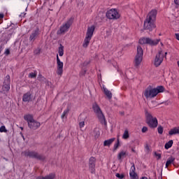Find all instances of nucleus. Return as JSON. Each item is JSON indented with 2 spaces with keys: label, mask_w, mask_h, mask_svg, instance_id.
Wrapping results in <instances>:
<instances>
[{
  "label": "nucleus",
  "mask_w": 179,
  "mask_h": 179,
  "mask_svg": "<svg viewBox=\"0 0 179 179\" xmlns=\"http://www.w3.org/2000/svg\"><path fill=\"white\" fill-rule=\"evenodd\" d=\"M4 54L6 55H9V54H10V50H9V49H6V51L4 52Z\"/></svg>",
  "instance_id": "obj_42"
},
{
  "label": "nucleus",
  "mask_w": 179,
  "mask_h": 179,
  "mask_svg": "<svg viewBox=\"0 0 179 179\" xmlns=\"http://www.w3.org/2000/svg\"><path fill=\"white\" fill-rule=\"evenodd\" d=\"M57 73L59 76H62V73H64V62H61V59H59V57L58 56V55H57Z\"/></svg>",
  "instance_id": "obj_10"
},
{
  "label": "nucleus",
  "mask_w": 179,
  "mask_h": 179,
  "mask_svg": "<svg viewBox=\"0 0 179 179\" xmlns=\"http://www.w3.org/2000/svg\"><path fill=\"white\" fill-rule=\"evenodd\" d=\"M156 16H157V10H151L147 16V18L144 21V29L152 31L153 29L156 27L155 24L156 22Z\"/></svg>",
  "instance_id": "obj_1"
},
{
  "label": "nucleus",
  "mask_w": 179,
  "mask_h": 179,
  "mask_svg": "<svg viewBox=\"0 0 179 179\" xmlns=\"http://www.w3.org/2000/svg\"><path fill=\"white\" fill-rule=\"evenodd\" d=\"M118 146H120V139L117 138V143L114 145V150H117Z\"/></svg>",
  "instance_id": "obj_36"
},
{
  "label": "nucleus",
  "mask_w": 179,
  "mask_h": 179,
  "mask_svg": "<svg viewBox=\"0 0 179 179\" xmlns=\"http://www.w3.org/2000/svg\"><path fill=\"white\" fill-rule=\"evenodd\" d=\"M164 92V87L160 85L157 87V93H163Z\"/></svg>",
  "instance_id": "obj_34"
},
{
  "label": "nucleus",
  "mask_w": 179,
  "mask_h": 179,
  "mask_svg": "<svg viewBox=\"0 0 179 179\" xmlns=\"http://www.w3.org/2000/svg\"><path fill=\"white\" fill-rule=\"evenodd\" d=\"M2 90L3 92H9L10 90V76L7 75L5 77Z\"/></svg>",
  "instance_id": "obj_9"
},
{
  "label": "nucleus",
  "mask_w": 179,
  "mask_h": 179,
  "mask_svg": "<svg viewBox=\"0 0 179 179\" xmlns=\"http://www.w3.org/2000/svg\"><path fill=\"white\" fill-rule=\"evenodd\" d=\"M145 153H150V149L149 148V145H145Z\"/></svg>",
  "instance_id": "obj_39"
},
{
  "label": "nucleus",
  "mask_w": 179,
  "mask_h": 179,
  "mask_svg": "<svg viewBox=\"0 0 179 179\" xmlns=\"http://www.w3.org/2000/svg\"><path fill=\"white\" fill-rule=\"evenodd\" d=\"M58 52H59V57H62L64 55V45H62V44H60L59 47Z\"/></svg>",
  "instance_id": "obj_29"
},
{
  "label": "nucleus",
  "mask_w": 179,
  "mask_h": 179,
  "mask_svg": "<svg viewBox=\"0 0 179 179\" xmlns=\"http://www.w3.org/2000/svg\"><path fill=\"white\" fill-rule=\"evenodd\" d=\"M78 120L80 121L79 122V127L80 128H83L85 127V121L86 120V117H85V114H80Z\"/></svg>",
  "instance_id": "obj_18"
},
{
  "label": "nucleus",
  "mask_w": 179,
  "mask_h": 179,
  "mask_svg": "<svg viewBox=\"0 0 179 179\" xmlns=\"http://www.w3.org/2000/svg\"><path fill=\"white\" fill-rule=\"evenodd\" d=\"M22 101L24 103H29V101H31V93L30 92L23 94Z\"/></svg>",
  "instance_id": "obj_17"
},
{
  "label": "nucleus",
  "mask_w": 179,
  "mask_h": 179,
  "mask_svg": "<svg viewBox=\"0 0 179 179\" xmlns=\"http://www.w3.org/2000/svg\"><path fill=\"white\" fill-rule=\"evenodd\" d=\"M1 51H2V46L0 45V54H1Z\"/></svg>",
  "instance_id": "obj_50"
},
{
  "label": "nucleus",
  "mask_w": 179,
  "mask_h": 179,
  "mask_svg": "<svg viewBox=\"0 0 179 179\" xmlns=\"http://www.w3.org/2000/svg\"><path fill=\"white\" fill-rule=\"evenodd\" d=\"M0 132H8V130H6V127H5V126H1L0 127Z\"/></svg>",
  "instance_id": "obj_37"
},
{
  "label": "nucleus",
  "mask_w": 179,
  "mask_h": 179,
  "mask_svg": "<svg viewBox=\"0 0 179 179\" xmlns=\"http://www.w3.org/2000/svg\"><path fill=\"white\" fill-rule=\"evenodd\" d=\"M157 43H158V44H159V43H160V40L158 39V40H157Z\"/></svg>",
  "instance_id": "obj_56"
},
{
  "label": "nucleus",
  "mask_w": 179,
  "mask_h": 179,
  "mask_svg": "<svg viewBox=\"0 0 179 179\" xmlns=\"http://www.w3.org/2000/svg\"><path fill=\"white\" fill-rule=\"evenodd\" d=\"M114 141H115V138L108 139V140H106L103 142V146H110V145H111V143H113V142H114Z\"/></svg>",
  "instance_id": "obj_27"
},
{
  "label": "nucleus",
  "mask_w": 179,
  "mask_h": 179,
  "mask_svg": "<svg viewBox=\"0 0 179 179\" xmlns=\"http://www.w3.org/2000/svg\"><path fill=\"white\" fill-rule=\"evenodd\" d=\"M28 78H30L31 79H36V78H37V71L30 73Z\"/></svg>",
  "instance_id": "obj_30"
},
{
  "label": "nucleus",
  "mask_w": 179,
  "mask_h": 179,
  "mask_svg": "<svg viewBox=\"0 0 179 179\" xmlns=\"http://www.w3.org/2000/svg\"><path fill=\"white\" fill-rule=\"evenodd\" d=\"M86 73V70H83L81 71V72L80 73V75L81 76H83V75H85Z\"/></svg>",
  "instance_id": "obj_44"
},
{
  "label": "nucleus",
  "mask_w": 179,
  "mask_h": 179,
  "mask_svg": "<svg viewBox=\"0 0 179 179\" xmlns=\"http://www.w3.org/2000/svg\"><path fill=\"white\" fill-rule=\"evenodd\" d=\"M73 23V18L71 17L60 26L59 30L57 31V34H65V33H67V31H69V29H71Z\"/></svg>",
  "instance_id": "obj_4"
},
{
  "label": "nucleus",
  "mask_w": 179,
  "mask_h": 179,
  "mask_svg": "<svg viewBox=\"0 0 179 179\" xmlns=\"http://www.w3.org/2000/svg\"><path fill=\"white\" fill-rule=\"evenodd\" d=\"M166 55H167V52H164V57H166Z\"/></svg>",
  "instance_id": "obj_51"
},
{
  "label": "nucleus",
  "mask_w": 179,
  "mask_h": 179,
  "mask_svg": "<svg viewBox=\"0 0 179 179\" xmlns=\"http://www.w3.org/2000/svg\"><path fill=\"white\" fill-rule=\"evenodd\" d=\"M146 122L150 128H156L157 127V119L153 117L148 111L145 112Z\"/></svg>",
  "instance_id": "obj_6"
},
{
  "label": "nucleus",
  "mask_w": 179,
  "mask_h": 179,
  "mask_svg": "<svg viewBox=\"0 0 179 179\" xmlns=\"http://www.w3.org/2000/svg\"><path fill=\"white\" fill-rule=\"evenodd\" d=\"M4 159V160H6V162H8V159H6V158H3Z\"/></svg>",
  "instance_id": "obj_55"
},
{
  "label": "nucleus",
  "mask_w": 179,
  "mask_h": 179,
  "mask_svg": "<svg viewBox=\"0 0 179 179\" xmlns=\"http://www.w3.org/2000/svg\"><path fill=\"white\" fill-rule=\"evenodd\" d=\"M169 134L171 136H172V135H177V134H178L179 135V127H175L173 129H171L169 131Z\"/></svg>",
  "instance_id": "obj_23"
},
{
  "label": "nucleus",
  "mask_w": 179,
  "mask_h": 179,
  "mask_svg": "<svg viewBox=\"0 0 179 179\" xmlns=\"http://www.w3.org/2000/svg\"><path fill=\"white\" fill-rule=\"evenodd\" d=\"M25 157H31V159H36L37 160H41L42 162L45 160V156L38 154L36 151L25 150L22 152Z\"/></svg>",
  "instance_id": "obj_3"
},
{
  "label": "nucleus",
  "mask_w": 179,
  "mask_h": 179,
  "mask_svg": "<svg viewBox=\"0 0 179 179\" xmlns=\"http://www.w3.org/2000/svg\"><path fill=\"white\" fill-rule=\"evenodd\" d=\"M129 138V131H128V129H126L122 135L123 139H128Z\"/></svg>",
  "instance_id": "obj_31"
},
{
  "label": "nucleus",
  "mask_w": 179,
  "mask_h": 179,
  "mask_svg": "<svg viewBox=\"0 0 179 179\" xmlns=\"http://www.w3.org/2000/svg\"><path fill=\"white\" fill-rule=\"evenodd\" d=\"M28 127L30 129L36 131V129H38L39 127H41V124L39 122H37L36 120H33L32 122L28 124Z\"/></svg>",
  "instance_id": "obj_14"
},
{
  "label": "nucleus",
  "mask_w": 179,
  "mask_h": 179,
  "mask_svg": "<svg viewBox=\"0 0 179 179\" xmlns=\"http://www.w3.org/2000/svg\"><path fill=\"white\" fill-rule=\"evenodd\" d=\"M106 17L110 20H117L120 19V13L115 8H112L106 12Z\"/></svg>",
  "instance_id": "obj_8"
},
{
  "label": "nucleus",
  "mask_w": 179,
  "mask_h": 179,
  "mask_svg": "<svg viewBox=\"0 0 179 179\" xmlns=\"http://www.w3.org/2000/svg\"><path fill=\"white\" fill-rule=\"evenodd\" d=\"M20 135H21V136L23 138V139H24V136H23V133H20Z\"/></svg>",
  "instance_id": "obj_49"
},
{
  "label": "nucleus",
  "mask_w": 179,
  "mask_h": 179,
  "mask_svg": "<svg viewBox=\"0 0 179 179\" xmlns=\"http://www.w3.org/2000/svg\"><path fill=\"white\" fill-rule=\"evenodd\" d=\"M40 34V29L37 28L34 31H33L29 36V41H34L37 37H38Z\"/></svg>",
  "instance_id": "obj_15"
},
{
  "label": "nucleus",
  "mask_w": 179,
  "mask_h": 179,
  "mask_svg": "<svg viewBox=\"0 0 179 179\" xmlns=\"http://www.w3.org/2000/svg\"><path fill=\"white\" fill-rule=\"evenodd\" d=\"M55 178V173H50L49 175L46 176H38L36 178V179H54Z\"/></svg>",
  "instance_id": "obj_20"
},
{
  "label": "nucleus",
  "mask_w": 179,
  "mask_h": 179,
  "mask_svg": "<svg viewBox=\"0 0 179 179\" xmlns=\"http://www.w3.org/2000/svg\"><path fill=\"white\" fill-rule=\"evenodd\" d=\"M103 92L106 96L108 97V99H109V100L113 98V94L107 88H103Z\"/></svg>",
  "instance_id": "obj_25"
},
{
  "label": "nucleus",
  "mask_w": 179,
  "mask_h": 179,
  "mask_svg": "<svg viewBox=\"0 0 179 179\" xmlns=\"http://www.w3.org/2000/svg\"><path fill=\"white\" fill-rule=\"evenodd\" d=\"M95 29H96V27H94V25L88 27V28L87 29V33H86L85 37L92 38V37H93V33H94Z\"/></svg>",
  "instance_id": "obj_16"
},
{
  "label": "nucleus",
  "mask_w": 179,
  "mask_h": 179,
  "mask_svg": "<svg viewBox=\"0 0 179 179\" xmlns=\"http://www.w3.org/2000/svg\"><path fill=\"white\" fill-rule=\"evenodd\" d=\"M162 179V178H161Z\"/></svg>",
  "instance_id": "obj_57"
},
{
  "label": "nucleus",
  "mask_w": 179,
  "mask_h": 179,
  "mask_svg": "<svg viewBox=\"0 0 179 179\" xmlns=\"http://www.w3.org/2000/svg\"><path fill=\"white\" fill-rule=\"evenodd\" d=\"M175 36H176V40H178L179 41V34H176Z\"/></svg>",
  "instance_id": "obj_45"
},
{
  "label": "nucleus",
  "mask_w": 179,
  "mask_h": 179,
  "mask_svg": "<svg viewBox=\"0 0 179 179\" xmlns=\"http://www.w3.org/2000/svg\"><path fill=\"white\" fill-rule=\"evenodd\" d=\"M144 96L146 99H153L157 96V88H152L149 86L144 92Z\"/></svg>",
  "instance_id": "obj_7"
},
{
  "label": "nucleus",
  "mask_w": 179,
  "mask_h": 179,
  "mask_svg": "<svg viewBox=\"0 0 179 179\" xmlns=\"http://www.w3.org/2000/svg\"><path fill=\"white\" fill-rule=\"evenodd\" d=\"M135 170H136L135 164H133L129 171V176L131 179H136L137 175H136V173H135Z\"/></svg>",
  "instance_id": "obj_19"
},
{
  "label": "nucleus",
  "mask_w": 179,
  "mask_h": 179,
  "mask_svg": "<svg viewBox=\"0 0 179 179\" xmlns=\"http://www.w3.org/2000/svg\"><path fill=\"white\" fill-rule=\"evenodd\" d=\"M174 162H176V158L173 157H171L168 158L166 163V168L169 167V166H171V164H174Z\"/></svg>",
  "instance_id": "obj_21"
},
{
  "label": "nucleus",
  "mask_w": 179,
  "mask_h": 179,
  "mask_svg": "<svg viewBox=\"0 0 179 179\" xmlns=\"http://www.w3.org/2000/svg\"><path fill=\"white\" fill-rule=\"evenodd\" d=\"M38 79L41 82H45V80H46L45 78H44V76H43V75H41V74H38Z\"/></svg>",
  "instance_id": "obj_35"
},
{
  "label": "nucleus",
  "mask_w": 179,
  "mask_h": 179,
  "mask_svg": "<svg viewBox=\"0 0 179 179\" xmlns=\"http://www.w3.org/2000/svg\"><path fill=\"white\" fill-rule=\"evenodd\" d=\"M155 156H157V152H155Z\"/></svg>",
  "instance_id": "obj_54"
},
{
  "label": "nucleus",
  "mask_w": 179,
  "mask_h": 179,
  "mask_svg": "<svg viewBox=\"0 0 179 179\" xmlns=\"http://www.w3.org/2000/svg\"><path fill=\"white\" fill-rule=\"evenodd\" d=\"M173 140H171V141H169V142H167V143L165 144V146H164L165 149H166V150L170 149V148H171V146H173Z\"/></svg>",
  "instance_id": "obj_28"
},
{
  "label": "nucleus",
  "mask_w": 179,
  "mask_h": 179,
  "mask_svg": "<svg viewBox=\"0 0 179 179\" xmlns=\"http://www.w3.org/2000/svg\"><path fill=\"white\" fill-rule=\"evenodd\" d=\"M92 110H94V113H95L101 124H104V125H106L107 122L106 121V117H104V115L103 114V112L97 103H94L92 105Z\"/></svg>",
  "instance_id": "obj_2"
},
{
  "label": "nucleus",
  "mask_w": 179,
  "mask_h": 179,
  "mask_svg": "<svg viewBox=\"0 0 179 179\" xmlns=\"http://www.w3.org/2000/svg\"><path fill=\"white\" fill-rule=\"evenodd\" d=\"M116 177L120 179L124 178V174L116 173Z\"/></svg>",
  "instance_id": "obj_40"
},
{
  "label": "nucleus",
  "mask_w": 179,
  "mask_h": 179,
  "mask_svg": "<svg viewBox=\"0 0 179 179\" xmlns=\"http://www.w3.org/2000/svg\"><path fill=\"white\" fill-rule=\"evenodd\" d=\"M69 113V108L64 110L62 115V119L64 120V118L66 117Z\"/></svg>",
  "instance_id": "obj_32"
},
{
  "label": "nucleus",
  "mask_w": 179,
  "mask_h": 179,
  "mask_svg": "<svg viewBox=\"0 0 179 179\" xmlns=\"http://www.w3.org/2000/svg\"><path fill=\"white\" fill-rule=\"evenodd\" d=\"M24 120L27 122V124H30L33 121H34V118L33 117V115H25L24 116Z\"/></svg>",
  "instance_id": "obj_22"
},
{
  "label": "nucleus",
  "mask_w": 179,
  "mask_h": 179,
  "mask_svg": "<svg viewBox=\"0 0 179 179\" xmlns=\"http://www.w3.org/2000/svg\"><path fill=\"white\" fill-rule=\"evenodd\" d=\"M157 131L159 135H163V131H164V129L163 128V127H162V125H159L158 127Z\"/></svg>",
  "instance_id": "obj_33"
},
{
  "label": "nucleus",
  "mask_w": 179,
  "mask_h": 179,
  "mask_svg": "<svg viewBox=\"0 0 179 179\" xmlns=\"http://www.w3.org/2000/svg\"><path fill=\"white\" fill-rule=\"evenodd\" d=\"M157 159H162V155L157 154Z\"/></svg>",
  "instance_id": "obj_48"
},
{
  "label": "nucleus",
  "mask_w": 179,
  "mask_h": 179,
  "mask_svg": "<svg viewBox=\"0 0 179 179\" xmlns=\"http://www.w3.org/2000/svg\"><path fill=\"white\" fill-rule=\"evenodd\" d=\"M132 152H135V150L134 148L131 149Z\"/></svg>",
  "instance_id": "obj_53"
},
{
  "label": "nucleus",
  "mask_w": 179,
  "mask_h": 179,
  "mask_svg": "<svg viewBox=\"0 0 179 179\" xmlns=\"http://www.w3.org/2000/svg\"><path fill=\"white\" fill-rule=\"evenodd\" d=\"M41 51V50H40V48H37L34 51V53L35 54V55H40Z\"/></svg>",
  "instance_id": "obj_38"
},
{
  "label": "nucleus",
  "mask_w": 179,
  "mask_h": 179,
  "mask_svg": "<svg viewBox=\"0 0 179 179\" xmlns=\"http://www.w3.org/2000/svg\"><path fill=\"white\" fill-rule=\"evenodd\" d=\"M142 132H143V134H145V132H148V127H143V128H142Z\"/></svg>",
  "instance_id": "obj_41"
},
{
  "label": "nucleus",
  "mask_w": 179,
  "mask_h": 179,
  "mask_svg": "<svg viewBox=\"0 0 179 179\" xmlns=\"http://www.w3.org/2000/svg\"><path fill=\"white\" fill-rule=\"evenodd\" d=\"M89 170L92 174L96 171V158L91 157L89 159Z\"/></svg>",
  "instance_id": "obj_12"
},
{
  "label": "nucleus",
  "mask_w": 179,
  "mask_h": 179,
  "mask_svg": "<svg viewBox=\"0 0 179 179\" xmlns=\"http://www.w3.org/2000/svg\"><path fill=\"white\" fill-rule=\"evenodd\" d=\"M155 66L157 68V55L155 56Z\"/></svg>",
  "instance_id": "obj_43"
},
{
  "label": "nucleus",
  "mask_w": 179,
  "mask_h": 179,
  "mask_svg": "<svg viewBox=\"0 0 179 179\" xmlns=\"http://www.w3.org/2000/svg\"><path fill=\"white\" fill-rule=\"evenodd\" d=\"M20 128L22 131H23V127H20Z\"/></svg>",
  "instance_id": "obj_52"
},
{
  "label": "nucleus",
  "mask_w": 179,
  "mask_h": 179,
  "mask_svg": "<svg viewBox=\"0 0 179 179\" xmlns=\"http://www.w3.org/2000/svg\"><path fill=\"white\" fill-rule=\"evenodd\" d=\"M90 40H92V38H87V36H85L84 39V43L83 44V47L84 48H87L89 44L90 43Z\"/></svg>",
  "instance_id": "obj_24"
},
{
  "label": "nucleus",
  "mask_w": 179,
  "mask_h": 179,
  "mask_svg": "<svg viewBox=\"0 0 179 179\" xmlns=\"http://www.w3.org/2000/svg\"><path fill=\"white\" fill-rule=\"evenodd\" d=\"M160 45L162 48H160L161 50L159 51V57L157 59L158 66L159 65L162 64L163 59H164V52H163V43L160 42Z\"/></svg>",
  "instance_id": "obj_13"
},
{
  "label": "nucleus",
  "mask_w": 179,
  "mask_h": 179,
  "mask_svg": "<svg viewBox=\"0 0 179 179\" xmlns=\"http://www.w3.org/2000/svg\"><path fill=\"white\" fill-rule=\"evenodd\" d=\"M174 2L176 5H179V0H174Z\"/></svg>",
  "instance_id": "obj_46"
},
{
  "label": "nucleus",
  "mask_w": 179,
  "mask_h": 179,
  "mask_svg": "<svg viewBox=\"0 0 179 179\" xmlns=\"http://www.w3.org/2000/svg\"><path fill=\"white\" fill-rule=\"evenodd\" d=\"M143 59V49H142V47L138 45L137 46V53L134 59V66H136V68H138V66L141 65V63L142 62Z\"/></svg>",
  "instance_id": "obj_5"
},
{
  "label": "nucleus",
  "mask_w": 179,
  "mask_h": 179,
  "mask_svg": "<svg viewBox=\"0 0 179 179\" xmlns=\"http://www.w3.org/2000/svg\"><path fill=\"white\" fill-rule=\"evenodd\" d=\"M127 151H121L118 155H117V159L118 160H122L124 157H127Z\"/></svg>",
  "instance_id": "obj_26"
},
{
  "label": "nucleus",
  "mask_w": 179,
  "mask_h": 179,
  "mask_svg": "<svg viewBox=\"0 0 179 179\" xmlns=\"http://www.w3.org/2000/svg\"><path fill=\"white\" fill-rule=\"evenodd\" d=\"M3 13H0V19H3Z\"/></svg>",
  "instance_id": "obj_47"
},
{
  "label": "nucleus",
  "mask_w": 179,
  "mask_h": 179,
  "mask_svg": "<svg viewBox=\"0 0 179 179\" xmlns=\"http://www.w3.org/2000/svg\"><path fill=\"white\" fill-rule=\"evenodd\" d=\"M139 44H149V45H156L157 42L150 38H141L138 41Z\"/></svg>",
  "instance_id": "obj_11"
}]
</instances>
